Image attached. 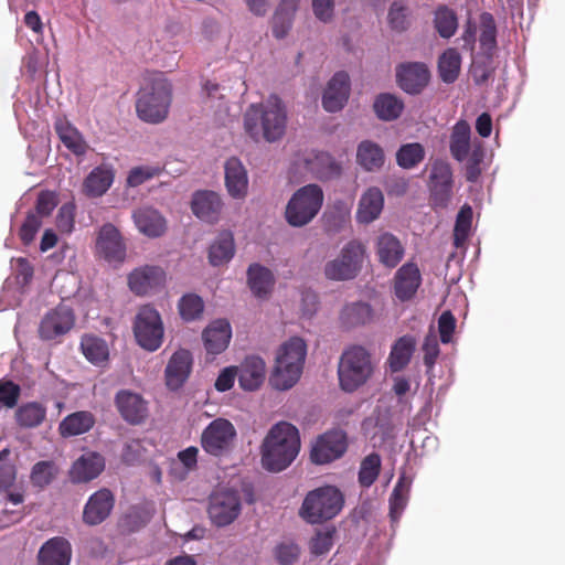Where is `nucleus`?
Listing matches in <instances>:
<instances>
[{"mask_svg":"<svg viewBox=\"0 0 565 565\" xmlns=\"http://www.w3.org/2000/svg\"><path fill=\"white\" fill-rule=\"evenodd\" d=\"M287 127V110L277 95H270L259 104H252L244 115L246 134L258 141L264 138L275 142L282 138Z\"/></svg>","mask_w":565,"mask_h":565,"instance_id":"1","label":"nucleus"},{"mask_svg":"<svg viewBox=\"0 0 565 565\" xmlns=\"http://www.w3.org/2000/svg\"><path fill=\"white\" fill-rule=\"evenodd\" d=\"M300 450V436L296 426L288 422L275 424L262 445L263 467L271 472L286 469Z\"/></svg>","mask_w":565,"mask_h":565,"instance_id":"2","label":"nucleus"},{"mask_svg":"<svg viewBox=\"0 0 565 565\" xmlns=\"http://www.w3.org/2000/svg\"><path fill=\"white\" fill-rule=\"evenodd\" d=\"M172 86L162 73H151L137 94L138 117L149 124L162 122L169 114Z\"/></svg>","mask_w":565,"mask_h":565,"instance_id":"3","label":"nucleus"},{"mask_svg":"<svg viewBox=\"0 0 565 565\" xmlns=\"http://www.w3.org/2000/svg\"><path fill=\"white\" fill-rule=\"evenodd\" d=\"M306 354L307 345L302 339L294 337L285 342L276 356L271 385L280 391L292 387L300 379Z\"/></svg>","mask_w":565,"mask_h":565,"instance_id":"4","label":"nucleus"},{"mask_svg":"<svg viewBox=\"0 0 565 565\" xmlns=\"http://www.w3.org/2000/svg\"><path fill=\"white\" fill-rule=\"evenodd\" d=\"M373 372L371 353L362 345H351L339 360V386L343 392L353 393L371 379Z\"/></svg>","mask_w":565,"mask_h":565,"instance_id":"5","label":"nucleus"},{"mask_svg":"<svg viewBox=\"0 0 565 565\" xmlns=\"http://www.w3.org/2000/svg\"><path fill=\"white\" fill-rule=\"evenodd\" d=\"M344 498L333 486L309 491L299 509V516L309 524H321L335 518L342 510Z\"/></svg>","mask_w":565,"mask_h":565,"instance_id":"6","label":"nucleus"},{"mask_svg":"<svg viewBox=\"0 0 565 565\" xmlns=\"http://www.w3.org/2000/svg\"><path fill=\"white\" fill-rule=\"evenodd\" d=\"M323 200V191L318 184L301 186L287 203L285 211L287 223L294 227L309 224L321 210Z\"/></svg>","mask_w":565,"mask_h":565,"instance_id":"7","label":"nucleus"},{"mask_svg":"<svg viewBox=\"0 0 565 565\" xmlns=\"http://www.w3.org/2000/svg\"><path fill=\"white\" fill-rule=\"evenodd\" d=\"M134 334L137 343L149 352L157 351L163 341V323L159 312L151 306H142L134 321Z\"/></svg>","mask_w":565,"mask_h":565,"instance_id":"8","label":"nucleus"},{"mask_svg":"<svg viewBox=\"0 0 565 565\" xmlns=\"http://www.w3.org/2000/svg\"><path fill=\"white\" fill-rule=\"evenodd\" d=\"M236 436L234 425L228 419L218 417L203 429L201 446L206 454L222 457L232 450Z\"/></svg>","mask_w":565,"mask_h":565,"instance_id":"9","label":"nucleus"},{"mask_svg":"<svg viewBox=\"0 0 565 565\" xmlns=\"http://www.w3.org/2000/svg\"><path fill=\"white\" fill-rule=\"evenodd\" d=\"M364 252L361 243L356 241L349 242L342 248L338 258L326 264V277L337 281L353 279L361 268Z\"/></svg>","mask_w":565,"mask_h":565,"instance_id":"10","label":"nucleus"},{"mask_svg":"<svg viewBox=\"0 0 565 565\" xmlns=\"http://www.w3.org/2000/svg\"><path fill=\"white\" fill-rule=\"evenodd\" d=\"M242 503L237 491L222 490L210 495L207 513L218 527L232 524L241 514Z\"/></svg>","mask_w":565,"mask_h":565,"instance_id":"11","label":"nucleus"},{"mask_svg":"<svg viewBox=\"0 0 565 565\" xmlns=\"http://www.w3.org/2000/svg\"><path fill=\"white\" fill-rule=\"evenodd\" d=\"M429 200L433 207L445 209L452 198V170L449 163L437 160L431 166L429 175Z\"/></svg>","mask_w":565,"mask_h":565,"instance_id":"12","label":"nucleus"},{"mask_svg":"<svg viewBox=\"0 0 565 565\" xmlns=\"http://www.w3.org/2000/svg\"><path fill=\"white\" fill-rule=\"evenodd\" d=\"M75 324V315L72 308L58 305L47 311L39 326V335L44 341L58 340L70 332Z\"/></svg>","mask_w":565,"mask_h":565,"instance_id":"13","label":"nucleus"},{"mask_svg":"<svg viewBox=\"0 0 565 565\" xmlns=\"http://www.w3.org/2000/svg\"><path fill=\"white\" fill-rule=\"evenodd\" d=\"M114 402L121 418L130 425L143 424L149 416L148 402L136 392L120 390Z\"/></svg>","mask_w":565,"mask_h":565,"instance_id":"14","label":"nucleus"},{"mask_svg":"<svg viewBox=\"0 0 565 565\" xmlns=\"http://www.w3.org/2000/svg\"><path fill=\"white\" fill-rule=\"evenodd\" d=\"M345 450V435L340 430H331L317 439L312 446L310 458L317 465H324L340 458Z\"/></svg>","mask_w":565,"mask_h":565,"instance_id":"15","label":"nucleus"},{"mask_svg":"<svg viewBox=\"0 0 565 565\" xmlns=\"http://www.w3.org/2000/svg\"><path fill=\"white\" fill-rule=\"evenodd\" d=\"M396 79L405 93L417 95L428 85L430 72L422 62L402 63L396 67Z\"/></svg>","mask_w":565,"mask_h":565,"instance_id":"16","label":"nucleus"},{"mask_svg":"<svg viewBox=\"0 0 565 565\" xmlns=\"http://www.w3.org/2000/svg\"><path fill=\"white\" fill-rule=\"evenodd\" d=\"M422 285V274L417 264L413 262L401 266L393 278V291L401 302L412 300Z\"/></svg>","mask_w":565,"mask_h":565,"instance_id":"17","label":"nucleus"},{"mask_svg":"<svg viewBox=\"0 0 565 565\" xmlns=\"http://www.w3.org/2000/svg\"><path fill=\"white\" fill-rule=\"evenodd\" d=\"M114 505L115 497L111 491L99 489L88 498L83 510V522L90 526L103 523L110 515Z\"/></svg>","mask_w":565,"mask_h":565,"instance_id":"18","label":"nucleus"},{"mask_svg":"<svg viewBox=\"0 0 565 565\" xmlns=\"http://www.w3.org/2000/svg\"><path fill=\"white\" fill-rule=\"evenodd\" d=\"M350 95V78L345 72H338L329 81L322 96V106L329 113L341 110Z\"/></svg>","mask_w":565,"mask_h":565,"instance_id":"19","label":"nucleus"},{"mask_svg":"<svg viewBox=\"0 0 565 565\" xmlns=\"http://www.w3.org/2000/svg\"><path fill=\"white\" fill-rule=\"evenodd\" d=\"M96 249L108 262L124 259L126 247L115 225L107 223L100 227L96 239Z\"/></svg>","mask_w":565,"mask_h":565,"instance_id":"20","label":"nucleus"},{"mask_svg":"<svg viewBox=\"0 0 565 565\" xmlns=\"http://www.w3.org/2000/svg\"><path fill=\"white\" fill-rule=\"evenodd\" d=\"M192 369V355L190 351L180 349L170 358L166 371V384L172 390H179L188 380Z\"/></svg>","mask_w":565,"mask_h":565,"instance_id":"21","label":"nucleus"},{"mask_svg":"<svg viewBox=\"0 0 565 565\" xmlns=\"http://www.w3.org/2000/svg\"><path fill=\"white\" fill-rule=\"evenodd\" d=\"M105 468L104 457L95 451L83 454L72 466L70 479L73 483L88 482L97 478Z\"/></svg>","mask_w":565,"mask_h":565,"instance_id":"22","label":"nucleus"},{"mask_svg":"<svg viewBox=\"0 0 565 565\" xmlns=\"http://www.w3.org/2000/svg\"><path fill=\"white\" fill-rule=\"evenodd\" d=\"M164 279L166 274L161 267L147 265L130 273L128 276V285L131 291L141 296L162 285Z\"/></svg>","mask_w":565,"mask_h":565,"instance_id":"23","label":"nucleus"},{"mask_svg":"<svg viewBox=\"0 0 565 565\" xmlns=\"http://www.w3.org/2000/svg\"><path fill=\"white\" fill-rule=\"evenodd\" d=\"M38 557L39 565H70L72 546L66 539L55 536L41 546Z\"/></svg>","mask_w":565,"mask_h":565,"instance_id":"24","label":"nucleus"},{"mask_svg":"<svg viewBox=\"0 0 565 565\" xmlns=\"http://www.w3.org/2000/svg\"><path fill=\"white\" fill-rule=\"evenodd\" d=\"M225 185L234 199H244L248 190L247 171L239 159L232 157L225 162Z\"/></svg>","mask_w":565,"mask_h":565,"instance_id":"25","label":"nucleus"},{"mask_svg":"<svg viewBox=\"0 0 565 565\" xmlns=\"http://www.w3.org/2000/svg\"><path fill=\"white\" fill-rule=\"evenodd\" d=\"M192 212L201 220L214 223L222 211L221 196L213 191H199L192 199Z\"/></svg>","mask_w":565,"mask_h":565,"instance_id":"26","label":"nucleus"},{"mask_svg":"<svg viewBox=\"0 0 565 565\" xmlns=\"http://www.w3.org/2000/svg\"><path fill=\"white\" fill-rule=\"evenodd\" d=\"M265 374V362L259 356H247L237 367L238 383L245 391L257 390L263 384Z\"/></svg>","mask_w":565,"mask_h":565,"instance_id":"27","label":"nucleus"},{"mask_svg":"<svg viewBox=\"0 0 565 565\" xmlns=\"http://www.w3.org/2000/svg\"><path fill=\"white\" fill-rule=\"evenodd\" d=\"M202 337L206 351L211 354H218L230 343L232 337L231 324L223 319L215 320L205 328Z\"/></svg>","mask_w":565,"mask_h":565,"instance_id":"28","label":"nucleus"},{"mask_svg":"<svg viewBox=\"0 0 565 565\" xmlns=\"http://www.w3.org/2000/svg\"><path fill=\"white\" fill-rule=\"evenodd\" d=\"M376 255L385 267L394 268L402 260L405 249L401 241L391 233H383L376 238Z\"/></svg>","mask_w":565,"mask_h":565,"instance_id":"29","label":"nucleus"},{"mask_svg":"<svg viewBox=\"0 0 565 565\" xmlns=\"http://www.w3.org/2000/svg\"><path fill=\"white\" fill-rule=\"evenodd\" d=\"M305 162L306 168L319 180H331L341 174V166L327 152H312L305 159Z\"/></svg>","mask_w":565,"mask_h":565,"instance_id":"30","label":"nucleus"},{"mask_svg":"<svg viewBox=\"0 0 565 565\" xmlns=\"http://www.w3.org/2000/svg\"><path fill=\"white\" fill-rule=\"evenodd\" d=\"M137 228L148 237H159L166 231V220L154 209L139 207L132 214Z\"/></svg>","mask_w":565,"mask_h":565,"instance_id":"31","label":"nucleus"},{"mask_svg":"<svg viewBox=\"0 0 565 565\" xmlns=\"http://www.w3.org/2000/svg\"><path fill=\"white\" fill-rule=\"evenodd\" d=\"M384 206V195L382 191L372 186L369 188L361 196L356 218L360 223L369 224L376 220Z\"/></svg>","mask_w":565,"mask_h":565,"instance_id":"32","label":"nucleus"},{"mask_svg":"<svg viewBox=\"0 0 565 565\" xmlns=\"http://www.w3.org/2000/svg\"><path fill=\"white\" fill-rule=\"evenodd\" d=\"M373 319L374 310L370 303L364 301L347 303L340 313L341 324L347 329L365 326Z\"/></svg>","mask_w":565,"mask_h":565,"instance_id":"33","label":"nucleus"},{"mask_svg":"<svg viewBox=\"0 0 565 565\" xmlns=\"http://www.w3.org/2000/svg\"><path fill=\"white\" fill-rule=\"evenodd\" d=\"M247 282L257 298H267L273 291L275 278L270 269L255 263L247 269Z\"/></svg>","mask_w":565,"mask_h":565,"instance_id":"34","label":"nucleus"},{"mask_svg":"<svg viewBox=\"0 0 565 565\" xmlns=\"http://www.w3.org/2000/svg\"><path fill=\"white\" fill-rule=\"evenodd\" d=\"M114 170L107 166L94 168L84 180V192L90 198L102 196L114 182Z\"/></svg>","mask_w":565,"mask_h":565,"instance_id":"35","label":"nucleus"},{"mask_svg":"<svg viewBox=\"0 0 565 565\" xmlns=\"http://www.w3.org/2000/svg\"><path fill=\"white\" fill-rule=\"evenodd\" d=\"M54 128L62 143L75 156H83L87 152L88 145L82 134L66 119H56Z\"/></svg>","mask_w":565,"mask_h":565,"instance_id":"36","label":"nucleus"},{"mask_svg":"<svg viewBox=\"0 0 565 565\" xmlns=\"http://www.w3.org/2000/svg\"><path fill=\"white\" fill-rule=\"evenodd\" d=\"M298 0H281L273 17V34L276 39L285 38L291 29Z\"/></svg>","mask_w":565,"mask_h":565,"instance_id":"37","label":"nucleus"},{"mask_svg":"<svg viewBox=\"0 0 565 565\" xmlns=\"http://www.w3.org/2000/svg\"><path fill=\"white\" fill-rule=\"evenodd\" d=\"M356 161L366 171L380 170L385 161L384 151L376 142L363 140L358 146Z\"/></svg>","mask_w":565,"mask_h":565,"instance_id":"38","label":"nucleus"},{"mask_svg":"<svg viewBox=\"0 0 565 565\" xmlns=\"http://www.w3.org/2000/svg\"><path fill=\"white\" fill-rule=\"evenodd\" d=\"M471 129L466 120H459L452 128L449 149L454 159L461 162L467 159L470 150Z\"/></svg>","mask_w":565,"mask_h":565,"instance_id":"39","label":"nucleus"},{"mask_svg":"<svg viewBox=\"0 0 565 565\" xmlns=\"http://www.w3.org/2000/svg\"><path fill=\"white\" fill-rule=\"evenodd\" d=\"M95 417L90 412L79 411L67 415L60 424V433L63 437L77 436L93 428Z\"/></svg>","mask_w":565,"mask_h":565,"instance_id":"40","label":"nucleus"},{"mask_svg":"<svg viewBox=\"0 0 565 565\" xmlns=\"http://www.w3.org/2000/svg\"><path fill=\"white\" fill-rule=\"evenodd\" d=\"M235 254V244L233 234L224 231L218 234L209 249V260L213 266H220L228 263Z\"/></svg>","mask_w":565,"mask_h":565,"instance_id":"41","label":"nucleus"},{"mask_svg":"<svg viewBox=\"0 0 565 565\" xmlns=\"http://www.w3.org/2000/svg\"><path fill=\"white\" fill-rule=\"evenodd\" d=\"M415 339L411 335L401 337L392 347L388 362L392 372H399L409 363L415 350Z\"/></svg>","mask_w":565,"mask_h":565,"instance_id":"42","label":"nucleus"},{"mask_svg":"<svg viewBox=\"0 0 565 565\" xmlns=\"http://www.w3.org/2000/svg\"><path fill=\"white\" fill-rule=\"evenodd\" d=\"M15 422L22 428L39 427L46 418V407L39 402H28L15 411Z\"/></svg>","mask_w":565,"mask_h":565,"instance_id":"43","label":"nucleus"},{"mask_svg":"<svg viewBox=\"0 0 565 565\" xmlns=\"http://www.w3.org/2000/svg\"><path fill=\"white\" fill-rule=\"evenodd\" d=\"M373 109L381 120L392 121L402 115L404 103L393 94L383 93L375 98Z\"/></svg>","mask_w":565,"mask_h":565,"instance_id":"44","label":"nucleus"},{"mask_svg":"<svg viewBox=\"0 0 565 565\" xmlns=\"http://www.w3.org/2000/svg\"><path fill=\"white\" fill-rule=\"evenodd\" d=\"M461 68V55L455 47L447 49L438 58V73L444 83L457 81Z\"/></svg>","mask_w":565,"mask_h":565,"instance_id":"45","label":"nucleus"},{"mask_svg":"<svg viewBox=\"0 0 565 565\" xmlns=\"http://www.w3.org/2000/svg\"><path fill=\"white\" fill-rule=\"evenodd\" d=\"M81 349L84 356L95 365H102L108 361V345L105 340L96 335H84L81 340Z\"/></svg>","mask_w":565,"mask_h":565,"instance_id":"46","label":"nucleus"},{"mask_svg":"<svg viewBox=\"0 0 565 565\" xmlns=\"http://www.w3.org/2000/svg\"><path fill=\"white\" fill-rule=\"evenodd\" d=\"M497 24L490 12L480 14V35L479 43L481 50L489 56L492 55L497 47Z\"/></svg>","mask_w":565,"mask_h":565,"instance_id":"47","label":"nucleus"},{"mask_svg":"<svg viewBox=\"0 0 565 565\" xmlns=\"http://www.w3.org/2000/svg\"><path fill=\"white\" fill-rule=\"evenodd\" d=\"M409 482L402 476L395 484L393 492L390 497V516L392 521H397L408 500Z\"/></svg>","mask_w":565,"mask_h":565,"instance_id":"48","label":"nucleus"},{"mask_svg":"<svg viewBox=\"0 0 565 565\" xmlns=\"http://www.w3.org/2000/svg\"><path fill=\"white\" fill-rule=\"evenodd\" d=\"M425 158V149L418 142L403 145L396 152V162L403 169H412Z\"/></svg>","mask_w":565,"mask_h":565,"instance_id":"49","label":"nucleus"},{"mask_svg":"<svg viewBox=\"0 0 565 565\" xmlns=\"http://www.w3.org/2000/svg\"><path fill=\"white\" fill-rule=\"evenodd\" d=\"M434 22L435 28L441 38L449 39L457 31V15L447 7H440L437 9Z\"/></svg>","mask_w":565,"mask_h":565,"instance_id":"50","label":"nucleus"},{"mask_svg":"<svg viewBox=\"0 0 565 565\" xmlns=\"http://www.w3.org/2000/svg\"><path fill=\"white\" fill-rule=\"evenodd\" d=\"M381 471V457L376 452L367 455L361 462L359 482L362 487H371Z\"/></svg>","mask_w":565,"mask_h":565,"instance_id":"51","label":"nucleus"},{"mask_svg":"<svg viewBox=\"0 0 565 565\" xmlns=\"http://www.w3.org/2000/svg\"><path fill=\"white\" fill-rule=\"evenodd\" d=\"M273 554L279 565H295L300 558L301 547L292 540H285L274 547Z\"/></svg>","mask_w":565,"mask_h":565,"instance_id":"52","label":"nucleus"},{"mask_svg":"<svg viewBox=\"0 0 565 565\" xmlns=\"http://www.w3.org/2000/svg\"><path fill=\"white\" fill-rule=\"evenodd\" d=\"M56 473L57 469L53 461H39L33 466L30 479L34 487L43 489L54 480Z\"/></svg>","mask_w":565,"mask_h":565,"instance_id":"53","label":"nucleus"},{"mask_svg":"<svg viewBox=\"0 0 565 565\" xmlns=\"http://www.w3.org/2000/svg\"><path fill=\"white\" fill-rule=\"evenodd\" d=\"M204 303L201 297L194 294L184 295L179 301V311L182 319L193 321L203 313Z\"/></svg>","mask_w":565,"mask_h":565,"instance_id":"54","label":"nucleus"},{"mask_svg":"<svg viewBox=\"0 0 565 565\" xmlns=\"http://www.w3.org/2000/svg\"><path fill=\"white\" fill-rule=\"evenodd\" d=\"M21 395V387L10 380H0V408H13Z\"/></svg>","mask_w":565,"mask_h":565,"instance_id":"55","label":"nucleus"},{"mask_svg":"<svg viewBox=\"0 0 565 565\" xmlns=\"http://www.w3.org/2000/svg\"><path fill=\"white\" fill-rule=\"evenodd\" d=\"M161 173L159 166H139L129 171L127 183L129 186H139L146 181L158 177Z\"/></svg>","mask_w":565,"mask_h":565,"instance_id":"56","label":"nucleus"},{"mask_svg":"<svg viewBox=\"0 0 565 565\" xmlns=\"http://www.w3.org/2000/svg\"><path fill=\"white\" fill-rule=\"evenodd\" d=\"M334 533V527L326 531H318L310 541V552L316 556L327 554L333 545Z\"/></svg>","mask_w":565,"mask_h":565,"instance_id":"57","label":"nucleus"},{"mask_svg":"<svg viewBox=\"0 0 565 565\" xmlns=\"http://www.w3.org/2000/svg\"><path fill=\"white\" fill-rule=\"evenodd\" d=\"M42 226V218L34 212H29L24 222L19 230V237L24 245H30L40 227Z\"/></svg>","mask_w":565,"mask_h":565,"instance_id":"58","label":"nucleus"},{"mask_svg":"<svg viewBox=\"0 0 565 565\" xmlns=\"http://www.w3.org/2000/svg\"><path fill=\"white\" fill-rule=\"evenodd\" d=\"M75 204L72 202L64 203L56 215V227L61 233L70 234L75 225Z\"/></svg>","mask_w":565,"mask_h":565,"instance_id":"59","label":"nucleus"},{"mask_svg":"<svg viewBox=\"0 0 565 565\" xmlns=\"http://www.w3.org/2000/svg\"><path fill=\"white\" fill-rule=\"evenodd\" d=\"M388 22L392 29L405 31L408 28L407 8L401 2H394L388 12Z\"/></svg>","mask_w":565,"mask_h":565,"instance_id":"60","label":"nucleus"},{"mask_svg":"<svg viewBox=\"0 0 565 565\" xmlns=\"http://www.w3.org/2000/svg\"><path fill=\"white\" fill-rule=\"evenodd\" d=\"M57 205L56 195L51 191H41L38 194L35 211H33L40 218L51 215Z\"/></svg>","mask_w":565,"mask_h":565,"instance_id":"61","label":"nucleus"},{"mask_svg":"<svg viewBox=\"0 0 565 565\" xmlns=\"http://www.w3.org/2000/svg\"><path fill=\"white\" fill-rule=\"evenodd\" d=\"M472 222V209L470 205L465 204L456 218L455 224V235L458 239L459 237H466L469 233Z\"/></svg>","mask_w":565,"mask_h":565,"instance_id":"62","label":"nucleus"},{"mask_svg":"<svg viewBox=\"0 0 565 565\" xmlns=\"http://www.w3.org/2000/svg\"><path fill=\"white\" fill-rule=\"evenodd\" d=\"M424 364L431 370L439 355V344L435 334H428L423 343Z\"/></svg>","mask_w":565,"mask_h":565,"instance_id":"63","label":"nucleus"},{"mask_svg":"<svg viewBox=\"0 0 565 565\" xmlns=\"http://www.w3.org/2000/svg\"><path fill=\"white\" fill-rule=\"evenodd\" d=\"M456 328V319L450 311H445L438 319V330L440 334V341L443 343H449L452 338V333Z\"/></svg>","mask_w":565,"mask_h":565,"instance_id":"64","label":"nucleus"}]
</instances>
